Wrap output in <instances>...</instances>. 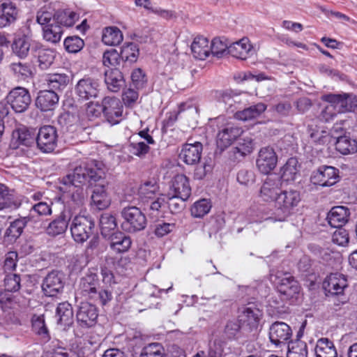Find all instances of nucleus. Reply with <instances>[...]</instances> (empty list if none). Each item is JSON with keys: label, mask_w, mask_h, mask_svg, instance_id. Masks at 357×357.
Returning a JSON list of instances; mask_svg holds the SVG:
<instances>
[{"label": "nucleus", "mask_w": 357, "mask_h": 357, "mask_svg": "<svg viewBox=\"0 0 357 357\" xmlns=\"http://www.w3.org/2000/svg\"><path fill=\"white\" fill-rule=\"evenodd\" d=\"M33 55L38 57L39 67L42 70H45L53 63L56 52L52 49L42 47L38 43L37 49L33 52Z\"/></svg>", "instance_id": "c9c22d12"}, {"label": "nucleus", "mask_w": 357, "mask_h": 357, "mask_svg": "<svg viewBox=\"0 0 357 357\" xmlns=\"http://www.w3.org/2000/svg\"><path fill=\"white\" fill-rule=\"evenodd\" d=\"M98 277L96 273H89L81 279L79 292L85 297L96 299Z\"/></svg>", "instance_id": "b1692460"}, {"label": "nucleus", "mask_w": 357, "mask_h": 357, "mask_svg": "<svg viewBox=\"0 0 357 357\" xmlns=\"http://www.w3.org/2000/svg\"><path fill=\"white\" fill-rule=\"evenodd\" d=\"M211 126L218 130L216 143L221 150L229 147L243 133L240 127L229 122L225 116L212 119Z\"/></svg>", "instance_id": "f03ea898"}, {"label": "nucleus", "mask_w": 357, "mask_h": 357, "mask_svg": "<svg viewBox=\"0 0 357 357\" xmlns=\"http://www.w3.org/2000/svg\"><path fill=\"white\" fill-rule=\"evenodd\" d=\"M229 46L226 39L215 38L211 43V54L217 57H221L227 52L229 54Z\"/></svg>", "instance_id": "6e6d98bb"}, {"label": "nucleus", "mask_w": 357, "mask_h": 357, "mask_svg": "<svg viewBox=\"0 0 357 357\" xmlns=\"http://www.w3.org/2000/svg\"><path fill=\"white\" fill-rule=\"evenodd\" d=\"M241 321L238 319L229 321L225 326V333L229 338H238L240 336Z\"/></svg>", "instance_id": "338daca9"}, {"label": "nucleus", "mask_w": 357, "mask_h": 357, "mask_svg": "<svg viewBox=\"0 0 357 357\" xmlns=\"http://www.w3.org/2000/svg\"><path fill=\"white\" fill-rule=\"evenodd\" d=\"M34 137L24 126H19L12 132L11 144L17 149L20 145L28 146L33 142Z\"/></svg>", "instance_id": "c85d7f7f"}, {"label": "nucleus", "mask_w": 357, "mask_h": 357, "mask_svg": "<svg viewBox=\"0 0 357 357\" xmlns=\"http://www.w3.org/2000/svg\"><path fill=\"white\" fill-rule=\"evenodd\" d=\"M55 13L56 11L52 7L45 6L38 10L36 21L42 27L55 23Z\"/></svg>", "instance_id": "de8ad7c7"}, {"label": "nucleus", "mask_w": 357, "mask_h": 357, "mask_svg": "<svg viewBox=\"0 0 357 357\" xmlns=\"http://www.w3.org/2000/svg\"><path fill=\"white\" fill-rule=\"evenodd\" d=\"M349 215L347 208L342 206H335L328 213L327 220L331 227L340 228L347 222Z\"/></svg>", "instance_id": "cd10ccee"}, {"label": "nucleus", "mask_w": 357, "mask_h": 357, "mask_svg": "<svg viewBox=\"0 0 357 357\" xmlns=\"http://www.w3.org/2000/svg\"><path fill=\"white\" fill-rule=\"evenodd\" d=\"M307 132L312 141L317 145H328L334 142V137L324 128L314 123L307 126Z\"/></svg>", "instance_id": "a878e982"}, {"label": "nucleus", "mask_w": 357, "mask_h": 357, "mask_svg": "<svg viewBox=\"0 0 357 357\" xmlns=\"http://www.w3.org/2000/svg\"><path fill=\"white\" fill-rule=\"evenodd\" d=\"M339 170L332 166L322 165L312 172L310 181L321 187H329L339 181Z\"/></svg>", "instance_id": "ddd939ff"}, {"label": "nucleus", "mask_w": 357, "mask_h": 357, "mask_svg": "<svg viewBox=\"0 0 357 357\" xmlns=\"http://www.w3.org/2000/svg\"><path fill=\"white\" fill-rule=\"evenodd\" d=\"M116 221L114 215L105 213L100 218V227L101 234L104 236L109 235V232L116 227Z\"/></svg>", "instance_id": "864d4df0"}, {"label": "nucleus", "mask_w": 357, "mask_h": 357, "mask_svg": "<svg viewBox=\"0 0 357 357\" xmlns=\"http://www.w3.org/2000/svg\"><path fill=\"white\" fill-rule=\"evenodd\" d=\"M278 155L271 146H264L260 149L256 160V166L258 171L264 174H271L277 166Z\"/></svg>", "instance_id": "2eb2a0df"}, {"label": "nucleus", "mask_w": 357, "mask_h": 357, "mask_svg": "<svg viewBox=\"0 0 357 357\" xmlns=\"http://www.w3.org/2000/svg\"><path fill=\"white\" fill-rule=\"evenodd\" d=\"M136 137H130L129 144L126 146L128 151L134 155L144 158L149 151L150 147L145 142L137 140Z\"/></svg>", "instance_id": "49530a36"}, {"label": "nucleus", "mask_w": 357, "mask_h": 357, "mask_svg": "<svg viewBox=\"0 0 357 357\" xmlns=\"http://www.w3.org/2000/svg\"><path fill=\"white\" fill-rule=\"evenodd\" d=\"M52 204L51 201H43L33 204L30 209V216L34 218L36 215L43 217L52 215Z\"/></svg>", "instance_id": "8fccbe9b"}, {"label": "nucleus", "mask_w": 357, "mask_h": 357, "mask_svg": "<svg viewBox=\"0 0 357 357\" xmlns=\"http://www.w3.org/2000/svg\"><path fill=\"white\" fill-rule=\"evenodd\" d=\"M193 56L199 60H205L211 54L209 40L203 36L196 37L191 44Z\"/></svg>", "instance_id": "c756f323"}, {"label": "nucleus", "mask_w": 357, "mask_h": 357, "mask_svg": "<svg viewBox=\"0 0 357 357\" xmlns=\"http://www.w3.org/2000/svg\"><path fill=\"white\" fill-rule=\"evenodd\" d=\"M132 245V240L130 236L122 232L114 233L112 236L110 248L117 253L127 252Z\"/></svg>", "instance_id": "e433bc0d"}, {"label": "nucleus", "mask_w": 357, "mask_h": 357, "mask_svg": "<svg viewBox=\"0 0 357 357\" xmlns=\"http://www.w3.org/2000/svg\"><path fill=\"white\" fill-rule=\"evenodd\" d=\"M63 35V28L59 24L52 23L43 27V38L51 43H59Z\"/></svg>", "instance_id": "37998d69"}, {"label": "nucleus", "mask_w": 357, "mask_h": 357, "mask_svg": "<svg viewBox=\"0 0 357 357\" xmlns=\"http://www.w3.org/2000/svg\"><path fill=\"white\" fill-rule=\"evenodd\" d=\"M38 149L43 153H52L57 147L58 133L53 126H43L38 130L36 138Z\"/></svg>", "instance_id": "0eeeda50"}, {"label": "nucleus", "mask_w": 357, "mask_h": 357, "mask_svg": "<svg viewBox=\"0 0 357 357\" xmlns=\"http://www.w3.org/2000/svg\"><path fill=\"white\" fill-rule=\"evenodd\" d=\"M122 73L117 68L111 69L105 72V83L109 91H119L124 84Z\"/></svg>", "instance_id": "4c0bfd02"}, {"label": "nucleus", "mask_w": 357, "mask_h": 357, "mask_svg": "<svg viewBox=\"0 0 357 357\" xmlns=\"http://www.w3.org/2000/svg\"><path fill=\"white\" fill-rule=\"evenodd\" d=\"M38 43L31 41L26 37H19L14 40L13 44V52L20 58H24L28 55L29 50L33 53L38 47Z\"/></svg>", "instance_id": "2f4dec72"}, {"label": "nucleus", "mask_w": 357, "mask_h": 357, "mask_svg": "<svg viewBox=\"0 0 357 357\" xmlns=\"http://www.w3.org/2000/svg\"><path fill=\"white\" fill-rule=\"evenodd\" d=\"M332 144H335L336 150L342 155L352 154L357 151V141L349 135L334 137Z\"/></svg>", "instance_id": "473e14b6"}, {"label": "nucleus", "mask_w": 357, "mask_h": 357, "mask_svg": "<svg viewBox=\"0 0 357 357\" xmlns=\"http://www.w3.org/2000/svg\"><path fill=\"white\" fill-rule=\"evenodd\" d=\"M25 223L23 220H15L10 223L5 233V238L8 241L12 242L16 240L22 233Z\"/></svg>", "instance_id": "603ef678"}, {"label": "nucleus", "mask_w": 357, "mask_h": 357, "mask_svg": "<svg viewBox=\"0 0 357 357\" xmlns=\"http://www.w3.org/2000/svg\"><path fill=\"white\" fill-rule=\"evenodd\" d=\"M91 200L99 210L107 208L111 204V198L107 191V187L103 184L96 185L93 191Z\"/></svg>", "instance_id": "72a5a7b5"}, {"label": "nucleus", "mask_w": 357, "mask_h": 357, "mask_svg": "<svg viewBox=\"0 0 357 357\" xmlns=\"http://www.w3.org/2000/svg\"><path fill=\"white\" fill-rule=\"evenodd\" d=\"M6 100L16 113H22L27 110L31 102L29 91L22 86L12 89L7 94Z\"/></svg>", "instance_id": "1a4fd4ad"}, {"label": "nucleus", "mask_w": 357, "mask_h": 357, "mask_svg": "<svg viewBox=\"0 0 357 357\" xmlns=\"http://www.w3.org/2000/svg\"><path fill=\"white\" fill-rule=\"evenodd\" d=\"M301 200L300 192L294 190H284L280 191L275 202V206L280 217L279 221H283L289 216Z\"/></svg>", "instance_id": "7ed1b4c3"}, {"label": "nucleus", "mask_w": 357, "mask_h": 357, "mask_svg": "<svg viewBox=\"0 0 357 357\" xmlns=\"http://www.w3.org/2000/svg\"><path fill=\"white\" fill-rule=\"evenodd\" d=\"M100 91V83L98 79L84 76L75 85V94L81 100L96 98Z\"/></svg>", "instance_id": "f8f14e48"}, {"label": "nucleus", "mask_w": 357, "mask_h": 357, "mask_svg": "<svg viewBox=\"0 0 357 357\" xmlns=\"http://www.w3.org/2000/svg\"><path fill=\"white\" fill-rule=\"evenodd\" d=\"M18 261V254L15 251H10L6 254L3 261V269L5 274L11 273L15 271Z\"/></svg>", "instance_id": "680f3d73"}, {"label": "nucleus", "mask_w": 357, "mask_h": 357, "mask_svg": "<svg viewBox=\"0 0 357 357\" xmlns=\"http://www.w3.org/2000/svg\"><path fill=\"white\" fill-rule=\"evenodd\" d=\"M20 276L16 273H7L4 278L6 290L10 292H16L20 289Z\"/></svg>", "instance_id": "052dcab7"}, {"label": "nucleus", "mask_w": 357, "mask_h": 357, "mask_svg": "<svg viewBox=\"0 0 357 357\" xmlns=\"http://www.w3.org/2000/svg\"><path fill=\"white\" fill-rule=\"evenodd\" d=\"M123 39L122 32L116 26H109L103 31L102 40L107 45H118L122 42Z\"/></svg>", "instance_id": "c03bdc74"}, {"label": "nucleus", "mask_w": 357, "mask_h": 357, "mask_svg": "<svg viewBox=\"0 0 357 357\" xmlns=\"http://www.w3.org/2000/svg\"><path fill=\"white\" fill-rule=\"evenodd\" d=\"M139 56V50L133 43L124 44L121 47L119 57L125 61L135 62Z\"/></svg>", "instance_id": "09e8293b"}, {"label": "nucleus", "mask_w": 357, "mask_h": 357, "mask_svg": "<svg viewBox=\"0 0 357 357\" xmlns=\"http://www.w3.org/2000/svg\"><path fill=\"white\" fill-rule=\"evenodd\" d=\"M263 317V311L255 303H248L238 309V318L243 325L256 329Z\"/></svg>", "instance_id": "9d476101"}, {"label": "nucleus", "mask_w": 357, "mask_h": 357, "mask_svg": "<svg viewBox=\"0 0 357 357\" xmlns=\"http://www.w3.org/2000/svg\"><path fill=\"white\" fill-rule=\"evenodd\" d=\"M56 316L59 324L68 326L73 321V310L71 305L68 302H63L58 305L56 310Z\"/></svg>", "instance_id": "58836bf2"}, {"label": "nucleus", "mask_w": 357, "mask_h": 357, "mask_svg": "<svg viewBox=\"0 0 357 357\" xmlns=\"http://www.w3.org/2000/svg\"><path fill=\"white\" fill-rule=\"evenodd\" d=\"M347 287V280L341 273H331L323 282V288L327 294L333 296L341 295Z\"/></svg>", "instance_id": "412c9836"}, {"label": "nucleus", "mask_w": 357, "mask_h": 357, "mask_svg": "<svg viewBox=\"0 0 357 357\" xmlns=\"http://www.w3.org/2000/svg\"><path fill=\"white\" fill-rule=\"evenodd\" d=\"M185 200L180 199L179 197H176L175 195L169 192L166 195V203L172 213H178L181 212L183 207V202Z\"/></svg>", "instance_id": "e2e57ef3"}, {"label": "nucleus", "mask_w": 357, "mask_h": 357, "mask_svg": "<svg viewBox=\"0 0 357 357\" xmlns=\"http://www.w3.org/2000/svg\"><path fill=\"white\" fill-rule=\"evenodd\" d=\"M79 15L70 10H59L55 13V23L63 26H71L78 20Z\"/></svg>", "instance_id": "a18cd8bd"}, {"label": "nucleus", "mask_w": 357, "mask_h": 357, "mask_svg": "<svg viewBox=\"0 0 357 357\" xmlns=\"http://www.w3.org/2000/svg\"><path fill=\"white\" fill-rule=\"evenodd\" d=\"M202 151L203 146L199 142L186 143L182 146L178 157L186 165H194L199 162Z\"/></svg>", "instance_id": "aec40b11"}, {"label": "nucleus", "mask_w": 357, "mask_h": 357, "mask_svg": "<svg viewBox=\"0 0 357 357\" xmlns=\"http://www.w3.org/2000/svg\"><path fill=\"white\" fill-rule=\"evenodd\" d=\"M277 289L282 300L294 302L298 299L301 287L293 276L285 275L280 280Z\"/></svg>", "instance_id": "dca6fc26"}, {"label": "nucleus", "mask_w": 357, "mask_h": 357, "mask_svg": "<svg viewBox=\"0 0 357 357\" xmlns=\"http://www.w3.org/2000/svg\"><path fill=\"white\" fill-rule=\"evenodd\" d=\"M71 218L72 215L70 212L64 209L49 222L45 227L46 234L52 237L65 234Z\"/></svg>", "instance_id": "a211bd4d"}, {"label": "nucleus", "mask_w": 357, "mask_h": 357, "mask_svg": "<svg viewBox=\"0 0 357 357\" xmlns=\"http://www.w3.org/2000/svg\"><path fill=\"white\" fill-rule=\"evenodd\" d=\"M252 45L248 38H243L238 41L233 43L229 46V54L232 56L246 59L249 53L252 51Z\"/></svg>", "instance_id": "7c9ffc66"}, {"label": "nucleus", "mask_w": 357, "mask_h": 357, "mask_svg": "<svg viewBox=\"0 0 357 357\" xmlns=\"http://www.w3.org/2000/svg\"><path fill=\"white\" fill-rule=\"evenodd\" d=\"M254 149V142L250 137H241L236 147V151L241 155H246L252 153Z\"/></svg>", "instance_id": "69168bd1"}, {"label": "nucleus", "mask_w": 357, "mask_h": 357, "mask_svg": "<svg viewBox=\"0 0 357 357\" xmlns=\"http://www.w3.org/2000/svg\"><path fill=\"white\" fill-rule=\"evenodd\" d=\"M65 49L70 53H77L84 47V40L79 36H68L64 40Z\"/></svg>", "instance_id": "13d9d810"}, {"label": "nucleus", "mask_w": 357, "mask_h": 357, "mask_svg": "<svg viewBox=\"0 0 357 357\" xmlns=\"http://www.w3.org/2000/svg\"><path fill=\"white\" fill-rule=\"evenodd\" d=\"M10 69L18 77H28L32 74L31 67L27 63H12Z\"/></svg>", "instance_id": "bf43d9fd"}, {"label": "nucleus", "mask_w": 357, "mask_h": 357, "mask_svg": "<svg viewBox=\"0 0 357 357\" xmlns=\"http://www.w3.org/2000/svg\"><path fill=\"white\" fill-rule=\"evenodd\" d=\"M211 203L208 199H202L195 202L191 207V215L195 218H203L210 211Z\"/></svg>", "instance_id": "3c124183"}, {"label": "nucleus", "mask_w": 357, "mask_h": 357, "mask_svg": "<svg viewBox=\"0 0 357 357\" xmlns=\"http://www.w3.org/2000/svg\"><path fill=\"white\" fill-rule=\"evenodd\" d=\"M300 333H298L297 337L301 336ZM307 344L299 338L291 340L287 344V357H307Z\"/></svg>", "instance_id": "79ce46f5"}, {"label": "nucleus", "mask_w": 357, "mask_h": 357, "mask_svg": "<svg viewBox=\"0 0 357 357\" xmlns=\"http://www.w3.org/2000/svg\"><path fill=\"white\" fill-rule=\"evenodd\" d=\"M102 114L111 125L119 123L123 119V106L119 98L106 96L101 102Z\"/></svg>", "instance_id": "6e6552de"}, {"label": "nucleus", "mask_w": 357, "mask_h": 357, "mask_svg": "<svg viewBox=\"0 0 357 357\" xmlns=\"http://www.w3.org/2000/svg\"><path fill=\"white\" fill-rule=\"evenodd\" d=\"M94 222L87 216L78 215L72 220L70 232L74 241L78 243L85 242L92 234Z\"/></svg>", "instance_id": "423d86ee"}, {"label": "nucleus", "mask_w": 357, "mask_h": 357, "mask_svg": "<svg viewBox=\"0 0 357 357\" xmlns=\"http://www.w3.org/2000/svg\"><path fill=\"white\" fill-rule=\"evenodd\" d=\"M19 10L16 4L6 1L0 4V28L10 26L18 17Z\"/></svg>", "instance_id": "393cba45"}, {"label": "nucleus", "mask_w": 357, "mask_h": 357, "mask_svg": "<svg viewBox=\"0 0 357 357\" xmlns=\"http://www.w3.org/2000/svg\"><path fill=\"white\" fill-rule=\"evenodd\" d=\"M43 82L48 90L62 91L68 84L70 78L66 73H49L44 76Z\"/></svg>", "instance_id": "bb28decb"}, {"label": "nucleus", "mask_w": 357, "mask_h": 357, "mask_svg": "<svg viewBox=\"0 0 357 357\" xmlns=\"http://www.w3.org/2000/svg\"><path fill=\"white\" fill-rule=\"evenodd\" d=\"M282 185L279 175L268 174L261 181L257 192L259 199L264 202H275L282 190Z\"/></svg>", "instance_id": "39448f33"}, {"label": "nucleus", "mask_w": 357, "mask_h": 357, "mask_svg": "<svg viewBox=\"0 0 357 357\" xmlns=\"http://www.w3.org/2000/svg\"><path fill=\"white\" fill-rule=\"evenodd\" d=\"M68 191L71 192V200L77 206H82L84 201L85 194L83 185L63 184Z\"/></svg>", "instance_id": "4d7b16f0"}, {"label": "nucleus", "mask_w": 357, "mask_h": 357, "mask_svg": "<svg viewBox=\"0 0 357 357\" xmlns=\"http://www.w3.org/2000/svg\"><path fill=\"white\" fill-rule=\"evenodd\" d=\"M165 349L161 344L151 343L145 346L140 354V357H164Z\"/></svg>", "instance_id": "5fc2aeb1"}, {"label": "nucleus", "mask_w": 357, "mask_h": 357, "mask_svg": "<svg viewBox=\"0 0 357 357\" xmlns=\"http://www.w3.org/2000/svg\"><path fill=\"white\" fill-rule=\"evenodd\" d=\"M298 170V162L295 158H290L280 169V176L282 182L283 181L289 182L296 179Z\"/></svg>", "instance_id": "a19ab883"}, {"label": "nucleus", "mask_w": 357, "mask_h": 357, "mask_svg": "<svg viewBox=\"0 0 357 357\" xmlns=\"http://www.w3.org/2000/svg\"><path fill=\"white\" fill-rule=\"evenodd\" d=\"M267 109V105L263 102H258L241 111L235 113L236 119L241 121H249L260 116Z\"/></svg>", "instance_id": "f704fd0d"}, {"label": "nucleus", "mask_w": 357, "mask_h": 357, "mask_svg": "<svg viewBox=\"0 0 357 357\" xmlns=\"http://www.w3.org/2000/svg\"><path fill=\"white\" fill-rule=\"evenodd\" d=\"M292 335L291 328L283 321L273 323L268 329L270 342L275 348L286 346L291 341Z\"/></svg>", "instance_id": "9b49d317"}, {"label": "nucleus", "mask_w": 357, "mask_h": 357, "mask_svg": "<svg viewBox=\"0 0 357 357\" xmlns=\"http://www.w3.org/2000/svg\"><path fill=\"white\" fill-rule=\"evenodd\" d=\"M132 84L137 89L145 86L147 82L146 76L141 68L135 69L131 74Z\"/></svg>", "instance_id": "774afa93"}, {"label": "nucleus", "mask_w": 357, "mask_h": 357, "mask_svg": "<svg viewBox=\"0 0 357 357\" xmlns=\"http://www.w3.org/2000/svg\"><path fill=\"white\" fill-rule=\"evenodd\" d=\"M316 357H337L334 344L328 338L318 340L314 349Z\"/></svg>", "instance_id": "ea45409f"}, {"label": "nucleus", "mask_w": 357, "mask_h": 357, "mask_svg": "<svg viewBox=\"0 0 357 357\" xmlns=\"http://www.w3.org/2000/svg\"><path fill=\"white\" fill-rule=\"evenodd\" d=\"M170 191L180 199L187 200L191 195L188 178L184 174L176 175L172 181Z\"/></svg>", "instance_id": "5701e85b"}, {"label": "nucleus", "mask_w": 357, "mask_h": 357, "mask_svg": "<svg viewBox=\"0 0 357 357\" xmlns=\"http://www.w3.org/2000/svg\"><path fill=\"white\" fill-rule=\"evenodd\" d=\"M98 310L94 305L88 302H82L76 312L77 324L82 328H90L94 326L98 319Z\"/></svg>", "instance_id": "f3484780"}, {"label": "nucleus", "mask_w": 357, "mask_h": 357, "mask_svg": "<svg viewBox=\"0 0 357 357\" xmlns=\"http://www.w3.org/2000/svg\"><path fill=\"white\" fill-rule=\"evenodd\" d=\"M64 287L63 275L57 271H52L44 278L42 289L47 296H54L61 292Z\"/></svg>", "instance_id": "6ab92c4d"}, {"label": "nucleus", "mask_w": 357, "mask_h": 357, "mask_svg": "<svg viewBox=\"0 0 357 357\" xmlns=\"http://www.w3.org/2000/svg\"><path fill=\"white\" fill-rule=\"evenodd\" d=\"M59 96L52 90H41L38 93L36 106L42 112L54 110L59 103Z\"/></svg>", "instance_id": "4be33fe9"}, {"label": "nucleus", "mask_w": 357, "mask_h": 357, "mask_svg": "<svg viewBox=\"0 0 357 357\" xmlns=\"http://www.w3.org/2000/svg\"><path fill=\"white\" fill-rule=\"evenodd\" d=\"M323 100L333 104L337 113L351 112L357 107V97L349 93L326 94L324 96Z\"/></svg>", "instance_id": "4468645a"}, {"label": "nucleus", "mask_w": 357, "mask_h": 357, "mask_svg": "<svg viewBox=\"0 0 357 357\" xmlns=\"http://www.w3.org/2000/svg\"><path fill=\"white\" fill-rule=\"evenodd\" d=\"M123 219L121 227L128 233H135L145 229L147 220L146 215L136 206L124 207L121 211Z\"/></svg>", "instance_id": "20e7f679"}, {"label": "nucleus", "mask_w": 357, "mask_h": 357, "mask_svg": "<svg viewBox=\"0 0 357 357\" xmlns=\"http://www.w3.org/2000/svg\"><path fill=\"white\" fill-rule=\"evenodd\" d=\"M158 190V186L155 182L146 181L140 186L139 194L142 198L151 199Z\"/></svg>", "instance_id": "0e129e2a"}, {"label": "nucleus", "mask_w": 357, "mask_h": 357, "mask_svg": "<svg viewBox=\"0 0 357 357\" xmlns=\"http://www.w3.org/2000/svg\"><path fill=\"white\" fill-rule=\"evenodd\" d=\"M102 165L96 161H91L85 166L76 167L71 172L61 178L62 184L84 185L89 181L91 185L104 178Z\"/></svg>", "instance_id": "f257e3e1"}]
</instances>
